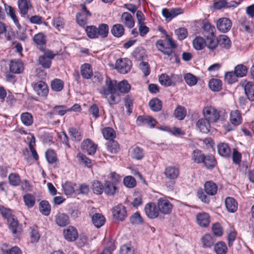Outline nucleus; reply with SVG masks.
Instances as JSON below:
<instances>
[{"mask_svg": "<svg viewBox=\"0 0 254 254\" xmlns=\"http://www.w3.org/2000/svg\"><path fill=\"white\" fill-rule=\"evenodd\" d=\"M218 187L211 181H207L204 185V190L200 189L197 190V196L204 203L208 204L210 201V196L217 193Z\"/></svg>", "mask_w": 254, "mask_h": 254, "instance_id": "1", "label": "nucleus"}, {"mask_svg": "<svg viewBox=\"0 0 254 254\" xmlns=\"http://www.w3.org/2000/svg\"><path fill=\"white\" fill-rule=\"evenodd\" d=\"M158 50L168 57L172 56L173 50L176 48L177 45L169 35H166V39L158 40L155 44Z\"/></svg>", "mask_w": 254, "mask_h": 254, "instance_id": "2", "label": "nucleus"}, {"mask_svg": "<svg viewBox=\"0 0 254 254\" xmlns=\"http://www.w3.org/2000/svg\"><path fill=\"white\" fill-rule=\"evenodd\" d=\"M43 52L44 55L39 57V64L44 68H50L52 64V60L55 58V54L49 50H45Z\"/></svg>", "mask_w": 254, "mask_h": 254, "instance_id": "3", "label": "nucleus"}, {"mask_svg": "<svg viewBox=\"0 0 254 254\" xmlns=\"http://www.w3.org/2000/svg\"><path fill=\"white\" fill-rule=\"evenodd\" d=\"M203 114L204 118L210 123L217 122L220 118L219 112L211 106L204 108Z\"/></svg>", "mask_w": 254, "mask_h": 254, "instance_id": "4", "label": "nucleus"}, {"mask_svg": "<svg viewBox=\"0 0 254 254\" xmlns=\"http://www.w3.org/2000/svg\"><path fill=\"white\" fill-rule=\"evenodd\" d=\"M131 66V61L127 58L119 59L116 61L115 64V68L122 74L128 72Z\"/></svg>", "mask_w": 254, "mask_h": 254, "instance_id": "5", "label": "nucleus"}, {"mask_svg": "<svg viewBox=\"0 0 254 254\" xmlns=\"http://www.w3.org/2000/svg\"><path fill=\"white\" fill-rule=\"evenodd\" d=\"M34 91L40 97H47L49 94V86L47 83L42 80H39L32 84Z\"/></svg>", "mask_w": 254, "mask_h": 254, "instance_id": "6", "label": "nucleus"}, {"mask_svg": "<svg viewBox=\"0 0 254 254\" xmlns=\"http://www.w3.org/2000/svg\"><path fill=\"white\" fill-rule=\"evenodd\" d=\"M106 85L101 87L100 90V93L104 96H109L110 93L116 92L117 81L112 80L107 76L106 78Z\"/></svg>", "mask_w": 254, "mask_h": 254, "instance_id": "7", "label": "nucleus"}, {"mask_svg": "<svg viewBox=\"0 0 254 254\" xmlns=\"http://www.w3.org/2000/svg\"><path fill=\"white\" fill-rule=\"evenodd\" d=\"M112 212L113 217L118 221H123L127 217V209L121 204L114 207Z\"/></svg>", "mask_w": 254, "mask_h": 254, "instance_id": "8", "label": "nucleus"}, {"mask_svg": "<svg viewBox=\"0 0 254 254\" xmlns=\"http://www.w3.org/2000/svg\"><path fill=\"white\" fill-rule=\"evenodd\" d=\"M157 207L159 212H160L164 214H170L173 208V205L168 200L163 198H160L158 199Z\"/></svg>", "mask_w": 254, "mask_h": 254, "instance_id": "9", "label": "nucleus"}, {"mask_svg": "<svg viewBox=\"0 0 254 254\" xmlns=\"http://www.w3.org/2000/svg\"><path fill=\"white\" fill-rule=\"evenodd\" d=\"M232 23L230 19L226 17L219 18L216 22L217 29L223 33L229 31L232 27Z\"/></svg>", "mask_w": 254, "mask_h": 254, "instance_id": "10", "label": "nucleus"}, {"mask_svg": "<svg viewBox=\"0 0 254 254\" xmlns=\"http://www.w3.org/2000/svg\"><path fill=\"white\" fill-rule=\"evenodd\" d=\"M97 147V145L89 138L84 140L81 144V149L85 152H87L89 155L95 154L96 151Z\"/></svg>", "mask_w": 254, "mask_h": 254, "instance_id": "11", "label": "nucleus"}, {"mask_svg": "<svg viewBox=\"0 0 254 254\" xmlns=\"http://www.w3.org/2000/svg\"><path fill=\"white\" fill-rule=\"evenodd\" d=\"M144 211L146 216L150 219H154L158 217L159 210L158 207L154 202L147 203L144 207Z\"/></svg>", "mask_w": 254, "mask_h": 254, "instance_id": "12", "label": "nucleus"}, {"mask_svg": "<svg viewBox=\"0 0 254 254\" xmlns=\"http://www.w3.org/2000/svg\"><path fill=\"white\" fill-rule=\"evenodd\" d=\"M183 12V9L180 7L173 8L170 10L165 8H163L162 11L163 16L165 17L167 21H170L173 18Z\"/></svg>", "mask_w": 254, "mask_h": 254, "instance_id": "13", "label": "nucleus"}, {"mask_svg": "<svg viewBox=\"0 0 254 254\" xmlns=\"http://www.w3.org/2000/svg\"><path fill=\"white\" fill-rule=\"evenodd\" d=\"M63 235L65 239L69 242L75 241L78 235L77 229L72 226H69L66 229H64Z\"/></svg>", "mask_w": 254, "mask_h": 254, "instance_id": "14", "label": "nucleus"}, {"mask_svg": "<svg viewBox=\"0 0 254 254\" xmlns=\"http://www.w3.org/2000/svg\"><path fill=\"white\" fill-rule=\"evenodd\" d=\"M56 224L59 227H64L70 223L68 215L64 213L58 212L55 216Z\"/></svg>", "mask_w": 254, "mask_h": 254, "instance_id": "15", "label": "nucleus"}, {"mask_svg": "<svg viewBox=\"0 0 254 254\" xmlns=\"http://www.w3.org/2000/svg\"><path fill=\"white\" fill-rule=\"evenodd\" d=\"M136 122L138 126H142L147 125L151 128H153L157 124L156 120L151 116H139Z\"/></svg>", "mask_w": 254, "mask_h": 254, "instance_id": "16", "label": "nucleus"}, {"mask_svg": "<svg viewBox=\"0 0 254 254\" xmlns=\"http://www.w3.org/2000/svg\"><path fill=\"white\" fill-rule=\"evenodd\" d=\"M9 229L13 234L18 235L22 231V226L19 223L16 216L7 221Z\"/></svg>", "mask_w": 254, "mask_h": 254, "instance_id": "17", "label": "nucleus"}, {"mask_svg": "<svg viewBox=\"0 0 254 254\" xmlns=\"http://www.w3.org/2000/svg\"><path fill=\"white\" fill-rule=\"evenodd\" d=\"M218 154L222 157L229 158L231 156V150L228 143L220 142L217 144Z\"/></svg>", "mask_w": 254, "mask_h": 254, "instance_id": "18", "label": "nucleus"}, {"mask_svg": "<svg viewBox=\"0 0 254 254\" xmlns=\"http://www.w3.org/2000/svg\"><path fill=\"white\" fill-rule=\"evenodd\" d=\"M197 223L201 227L206 228L210 222L209 215L206 212H200L196 216Z\"/></svg>", "mask_w": 254, "mask_h": 254, "instance_id": "19", "label": "nucleus"}, {"mask_svg": "<svg viewBox=\"0 0 254 254\" xmlns=\"http://www.w3.org/2000/svg\"><path fill=\"white\" fill-rule=\"evenodd\" d=\"M202 34L205 38L212 37L215 35V27L212 25L208 21L203 20L202 22Z\"/></svg>", "mask_w": 254, "mask_h": 254, "instance_id": "20", "label": "nucleus"}, {"mask_svg": "<svg viewBox=\"0 0 254 254\" xmlns=\"http://www.w3.org/2000/svg\"><path fill=\"white\" fill-rule=\"evenodd\" d=\"M33 40L37 45L40 47L39 48L40 51H44L46 50L44 46H45L47 43L46 36L44 33L39 32L35 34Z\"/></svg>", "mask_w": 254, "mask_h": 254, "instance_id": "21", "label": "nucleus"}, {"mask_svg": "<svg viewBox=\"0 0 254 254\" xmlns=\"http://www.w3.org/2000/svg\"><path fill=\"white\" fill-rule=\"evenodd\" d=\"M180 171L175 166H168L164 171V175L166 178L169 180L176 179L179 175Z\"/></svg>", "mask_w": 254, "mask_h": 254, "instance_id": "22", "label": "nucleus"}, {"mask_svg": "<svg viewBox=\"0 0 254 254\" xmlns=\"http://www.w3.org/2000/svg\"><path fill=\"white\" fill-rule=\"evenodd\" d=\"M196 127L201 132L207 133L210 131V123L205 118H201L196 122Z\"/></svg>", "mask_w": 254, "mask_h": 254, "instance_id": "23", "label": "nucleus"}, {"mask_svg": "<svg viewBox=\"0 0 254 254\" xmlns=\"http://www.w3.org/2000/svg\"><path fill=\"white\" fill-rule=\"evenodd\" d=\"M202 164L208 170H212L216 166L217 162L215 157L212 154H206Z\"/></svg>", "mask_w": 254, "mask_h": 254, "instance_id": "24", "label": "nucleus"}, {"mask_svg": "<svg viewBox=\"0 0 254 254\" xmlns=\"http://www.w3.org/2000/svg\"><path fill=\"white\" fill-rule=\"evenodd\" d=\"M9 70L13 73H20L23 70V64L17 60H12L10 62Z\"/></svg>", "mask_w": 254, "mask_h": 254, "instance_id": "25", "label": "nucleus"}, {"mask_svg": "<svg viewBox=\"0 0 254 254\" xmlns=\"http://www.w3.org/2000/svg\"><path fill=\"white\" fill-rule=\"evenodd\" d=\"M76 184L74 183L66 181L64 184L62 185V189L65 195L67 196L72 195L76 192L74 187Z\"/></svg>", "mask_w": 254, "mask_h": 254, "instance_id": "26", "label": "nucleus"}, {"mask_svg": "<svg viewBox=\"0 0 254 254\" xmlns=\"http://www.w3.org/2000/svg\"><path fill=\"white\" fill-rule=\"evenodd\" d=\"M4 8L7 15L10 17L18 29L20 30L21 27L20 23H19L18 19L15 15V11L14 8L11 6L7 5L5 3H4Z\"/></svg>", "mask_w": 254, "mask_h": 254, "instance_id": "27", "label": "nucleus"}, {"mask_svg": "<svg viewBox=\"0 0 254 254\" xmlns=\"http://www.w3.org/2000/svg\"><path fill=\"white\" fill-rule=\"evenodd\" d=\"M201 242L203 248H210L214 245L215 239L211 235L206 234L202 237Z\"/></svg>", "mask_w": 254, "mask_h": 254, "instance_id": "28", "label": "nucleus"}, {"mask_svg": "<svg viewBox=\"0 0 254 254\" xmlns=\"http://www.w3.org/2000/svg\"><path fill=\"white\" fill-rule=\"evenodd\" d=\"M218 45L222 48L229 49L231 47V41L228 36L225 35H221L217 37Z\"/></svg>", "mask_w": 254, "mask_h": 254, "instance_id": "29", "label": "nucleus"}, {"mask_svg": "<svg viewBox=\"0 0 254 254\" xmlns=\"http://www.w3.org/2000/svg\"><path fill=\"white\" fill-rule=\"evenodd\" d=\"M230 121L235 126H238L242 123V117L240 111L236 110L231 111L230 115Z\"/></svg>", "mask_w": 254, "mask_h": 254, "instance_id": "30", "label": "nucleus"}, {"mask_svg": "<svg viewBox=\"0 0 254 254\" xmlns=\"http://www.w3.org/2000/svg\"><path fill=\"white\" fill-rule=\"evenodd\" d=\"M68 133L74 141L79 142L82 138V131L80 128L71 127L68 129Z\"/></svg>", "mask_w": 254, "mask_h": 254, "instance_id": "31", "label": "nucleus"}, {"mask_svg": "<svg viewBox=\"0 0 254 254\" xmlns=\"http://www.w3.org/2000/svg\"><path fill=\"white\" fill-rule=\"evenodd\" d=\"M81 75L84 79H90L93 76L91 65L87 63L83 64L80 67Z\"/></svg>", "mask_w": 254, "mask_h": 254, "instance_id": "32", "label": "nucleus"}, {"mask_svg": "<svg viewBox=\"0 0 254 254\" xmlns=\"http://www.w3.org/2000/svg\"><path fill=\"white\" fill-rule=\"evenodd\" d=\"M225 206L227 210L231 213L236 212L238 209V203L236 199L232 197H227L225 199Z\"/></svg>", "mask_w": 254, "mask_h": 254, "instance_id": "33", "label": "nucleus"}, {"mask_svg": "<svg viewBox=\"0 0 254 254\" xmlns=\"http://www.w3.org/2000/svg\"><path fill=\"white\" fill-rule=\"evenodd\" d=\"M18 6L20 13L23 15H26L28 9L32 7L30 0H18Z\"/></svg>", "mask_w": 254, "mask_h": 254, "instance_id": "34", "label": "nucleus"}, {"mask_svg": "<svg viewBox=\"0 0 254 254\" xmlns=\"http://www.w3.org/2000/svg\"><path fill=\"white\" fill-rule=\"evenodd\" d=\"M245 93L248 100L254 101V83L248 82L244 86Z\"/></svg>", "mask_w": 254, "mask_h": 254, "instance_id": "35", "label": "nucleus"}, {"mask_svg": "<svg viewBox=\"0 0 254 254\" xmlns=\"http://www.w3.org/2000/svg\"><path fill=\"white\" fill-rule=\"evenodd\" d=\"M148 105L152 111L157 112L161 110L163 104L161 100L158 98H154L149 101Z\"/></svg>", "mask_w": 254, "mask_h": 254, "instance_id": "36", "label": "nucleus"}, {"mask_svg": "<svg viewBox=\"0 0 254 254\" xmlns=\"http://www.w3.org/2000/svg\"><path fill=\"white\" fill-rule=\"evenodd\" d=\"M205 154L201 150L196 149L194 150L191 154V160L195 163L201 164L205 158Z\"/></svg>", "mask_w": 254, "mask_h": 254, "instance_id": "37", "label": "nucleus"}, {"mask_svg": "<svg viewBox=\"0 0 254 254\" xmlns=\"http://www.w3.org/2000/svg\"><path fill=\"white\" fill-rule=\"evenodd\" d=\"M121 19L126 26L128 28H132L134 25V21L130 13L125 12L121 16Z\"/></svg>", "mask_w": 254, "mask_h": 254, "instance_id": "38", "label": "nucleus"}, {"mask_svg": "<svg viewBox=\"0 0 254 254\" xmlns=\"http://www.w3.org/2000/svg\"><path fill=\"white\" fill-rule=\"evenodd\" d=\"M92 221L96 228H99L105 224V218L102 214L96 213L92 217Z\"/></svg>", "mask_w": 254, "mask_h": 254, "instance_id": "39", "label": "nucleus"}, {"mask_svg": "<svg viewBox=\"0 0 254 254\" xmlns=\"http://www.w3.org/2000/svg\"><path fill=\"white\" fill-rule=\"evenodd\" d=\"M117 188L110 181H105L104 185V191L108 195H113L116 192Z\"/></svg>", "mask_w": 254, "mask_h": 254, "instance_id": "40", "label": "nucleus"}, {"mask_svg": "<svg viewBox=\"0 0 254 254\" xmlns=\"http://www.w3.org/2000/svg\"><path fill=\"white\" fill-rule=\"evenodd\" d=\"M111 32L114 37L120 38L124 34L125 28L121 24H116L112 27Z\"/></svg>", "mask_w": 254, "mask_h": 254, "instance_id": "41", "label": "nucleus"}, {"mask_svg": "<svg viewBox=\"0 0 254 254\" xmlns=\"http://www.w3.org/2000/svg\"><path fill=\"white\" fill-rule=\"evenodd\" d=\"M173 115L178 120H183L187 115V110L184 106L178 105L175 109Z\"/></svg>", "mask_w": 254, "mask_h": 254, "instance_id": "42", "label": "nucleus"}, {"mask_svg": "<svg viewBox=\"0 0 254 254\" xmlns=\"http://www.w3.org/2000/svg\"><path fill=\"white\" fill-rule=\"evenodd\" d=\"M107 149L111 153H117L120 150V145L119 143L114 139L109 140L106 144Z\"/></svg>", "mask_w": 254, "mask_h": 254, "instance_id": "43", "label": "nucleus"}, {"mask_svg": "<svg viewBox=\"0 0 254 254\" xmlns=\"http://www.w3.org/2000/svg\"><path fill=\"white\" fill-rule=\"evenodd\" d=\"M51 210V205L47 200H42L39 203V211L45 216L50 215Z\"/></svg>", "mask_w": 254, "mask_h": 254, "instance_id": "44", "label": "nucleus"}, {"mask_svg": "<svg viewBox=\"0 0 254 254\" xmlns=\"http://www.w3.org/2000/svg\"><path fill=\"white\" fill-rule=\"evenodd\" d=\"M97 29L99 38L104 39L108 37L109 32V27L108 24L105 23L100 24L97 27Z\"/></svg>", "mask_w": 254, "mask_h": 254, "instance_id": "45", "label": "nucleus"}, {"mask_svg": "<svg viewBox=\"0 0 254 254\" xmlns=\"http://www.w3.org/2000/svg\"><path fill=\"white\" fill-rule=\"evenodd\" d=\"M130 85L126 80H123L117 83V88L121 93L126 94L128 93L130 90Z\"/></svg>", "mask_w": 254, "mask_h": 254, "instance_id": "46", "label": "nucleus"}, {"mask_svg": "<svg viewBox=\"0 0 254 254\" xmlns=\"http://www.w3.org/2000/svg\"><path fill=\"white\" fill-rule=\"evenodd\" d=\"M64 87V81L59 78H55L51 81V87L53 91L55 92L61 91Z\"/></svg>", "mask_w": 254, "mask_h": 254, "instance_id": "47", "label": "nucleus"}, {"mask_svg": "<svg viewBox=\"0 0 254 254\" xmlns=\"http://www.w3.org/2000/svg\"><path fill=\"white\" fill-rule=\"evenodd\" d=\"M105 96L110 105L118 104L121 101L120 95L117 92L111 93L109 96Z\"/></svg>", "mask_w": 254, "mask_h": 254, "instance_id": "48", "label": "nucleus"}, {"mask_svg": "<svg viewBox=\"0 0 254 254\" xmlns=\"http://www.w3.org/2000/svg\"><path fill=\"white\" fill-rule=\"evenodd\" d=\"M214 250L216 254H226L228 248L225 243L219 241L214 245Z\"/></svg>", "mask_w": 254, "mask_h": 254, "instance_id": "49", "label": "nucleus"}, {"mask_svg": "<svg viewBox=\"0 0 254 254\" xmlns=\"http://www.w3.org/2000/svg\"><path fill=\"white\" fill-rule=\"evenodd\" d=\"M102 133L104 137L107 140L114 139L116 136V132L114 129L110 127H105L102 129Z\"/></svg>", "mask_w": 254, "mask_h": 254, "instance_id": "50", "label": "nucleus"}, {"mask_svg": "<svg viewBox=\"0 0 254 254\" xmlns=\"http://www.w3.org/2000/svg\"><path fill=\"white\" fill-rule=\"evenodd\" d=\"M0 213L2 217L6 219L7 221L15 216V215L13 214L11 209L5 207L3 205H0Z\"/></svg>", "mask_w": 254, "mask_h": 254, "instance_id": "51", "label": "nucleus"}, {"mask_svg": "<svg viewBox=\"0 0 254 254\" xmlns=\"http://www.w3.org/2000/svg\"><path fill=\"white\" fill-rule=\"evenodd\" d=\"M8 179L9 184L12 186L16 187L21 184L20 177L17 173H10L8 176Z\"/></svg>", "mask_w": 254, "mask_h": 254, "instance_id": "52", "label": "nucleus"}, {"mask_svg": "<svg viewBox=\"0 0 254 254\" xmlns=\"http://www.w3.org/2000/svg\"><path fill=\"white\" fill-rule=\"evenodd\" d=\"M85 31L87 36L90 39H97L99 38L97 32L98 29L96 26L90 25L86 26Z\"/></svg>", "mask_w": 254, "mask_h": 254, "instance_id": "53", "label": "nucleus"}, {"mask_svg": "<svg viewBox=\"0 0 254 254\" xmlns=\"http://www.w3.org/2000/svg\"><path fill=\"white\" fill-rule=\"evenodd\" d=\"M222 81L218 79L212 78L209 82V87L213 91H219L222 89Z\"/></svg>", "mask_w": 254, "mask_h": 254, "instance_id": "54", "label": "nucleus"}, {"mask_svg": "<svg viewBox=\"0 0 254 254\" xmlns=\"http://www.w3.org/2000/svg\"><path fill=\"white\" fill-rule=\"evenodd\" d=\"M21 120L22 123L26 126H30L33 123V116L31 113L29 112L23 113L21 115Z\"/></svg>", "mask_w": 254, "mask_h": 254, "instance_id": "55", "label": "nucleus"}, {"mask_svg": "<svg viewBox=\"0 0 254 254\" xmlns=\"http://www.w3.org/2000/svg\"><path fill=\"white\" fill-rule=\"evenodd\" d=\"M45 156L48 162L50 164L56 163L57 160V154L55 151L52 149H48L45 153Z\"/></svg>", "mask_w": 254, "mask_h": 254, "instance_id": "56", "label": "nucleus"}, {"mask_svg": "<svg viewBox=\"0 0 254 254\" xmlns=\"http://www.w3.org/2000/svg\"><path fill=\"white\" fill-rule=\"evenodd\" d=\"M193 46L195 50H201L206 46V42L202 37H196L193 40Z\"/></svg>", "mask_w": 254, "mask_h": 254, "instance_id": "57", "label": "nucleus"}, {"mask_svg": "<svg viewBox=\"0 0 254 254\" xmlns=\"http://www.w3.org/2000/svg\"><path fill=\"white\" fill-rule=\"evenodd\" d=\"M92 189L95 194L99 195L104 191V185L99 181L94 180L92 182Z\"/></svg>", "mask_w": 254, "mask_h": 254, "instance_id": "58", "label": "nucleus"}, {"mask_svg": "<svg viewBox=\"0 0 254 254\" xmlns=\"http://www.w3.org/2000/svg\"><path fill=\"white\" fill-rule=\"evenodd\" d=\"M144 156L143 149L138 146H136L132 149L131 157L137 160H141Z\"/></svg>", "mask_w": 254, "mask_h": 254, "instance_id": "59", "label": "nucleus"}, {"mask_svg": "<svg viewBox=\"0 0 254 254\" xmlns=\"http://www.w3.org/2000/svg\"><path fill=\"white\" fill-rule=\"evenodd\" d=\"M125 106L127 109V112L130 114L132 112L133 98L131 95H127L124 99Z\"/></svg>", "mask_w": 254, "mask_h": 254, "instance_id": "60", "label": "nucleus"}, {"mask_svg": "<svg viewBox=\"0 0 254 254\" xmlns=\"http://www.w3.org/2000/svg\"><path fill=\"white\" fill-rule=\"evenodd\" d=\"M23 200L25 204L28 207H32L35 203V198L31 193H26L23 196Z\"/></svg>", "mask_w": 254, "mask_h": 254, "instance_id": "61", "label": "nucleus"}, {"mask_svg": "<svg viewBox=\"0 0 254 254\" xmlns=\"http://www.w3.org/2000/svg\"><path fill=\"white\" fill-rule=\"evenodd\" d=\"M247 67L242 64L237 65L234 69V72L238 75V77H242L245 76L247 73Z\"/></svg>", "mask_w": 254, "mask_h": 254, "instance_id": "62", "label": "nucleus"}, {"mask_svg": "<svg viewBox=\"0 0 254 254\" xmlns=\"http://www.w3.org/2000/svg\"><path fill=\"white\" fill-rule=\"evenodd\" d=\"M130 222L132 224H141L143 222V219L138 211L135 212L129 218Z\"/></svg>", "mask_w": 254, "mask_h": 254, "instance_id": "63", "label": "nucleus"}, {"mask_svg": "<svg viewBox=\"0 0 254 254\" xmlns=\"http://www.w3.org/2000/svg\"><path fill=\"white\" fill-rule=\"evenodd\" d=\"M120 254H135L134 248L128 244H125L120 248Z\"/></svg>", "mask_w": 254, "mask_h": 254, "instance_id": "64", "label": "nucleus"}]
</instances>
